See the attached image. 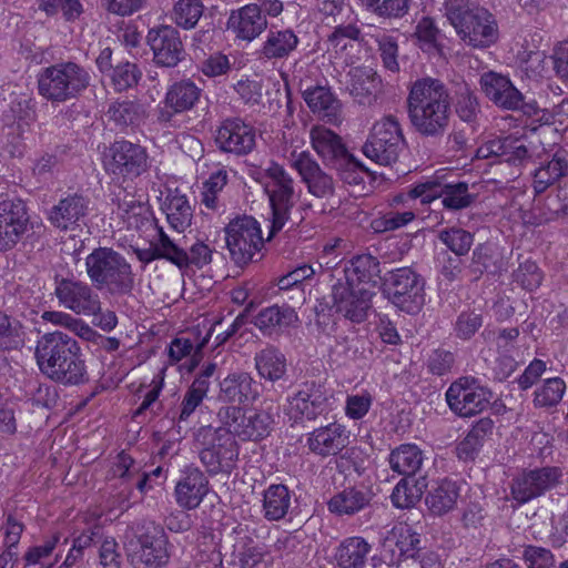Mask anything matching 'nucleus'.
Wrapping results in <instances>:
<instances>
[{
    "label": "nucleus",
    "mask_w": 568,
    "mask_h": 568,
    "mask_svg": "<svg viewBox=\"0 0 568 568\" xmlns=\"http://www.w3.org/2000/svg\"><path fill=\"white\" fill-rule=\"evenodd\" d=\"M424 459V452L416 444H402L390 452L388 464L394 473L410 477L420 470Z\"/></svg>",
    "instance_id": "37"
},
{
    "label": "nucleus",
    "mask_w": 568,
    "mask_h": 568,
    "mask_svg": "<svg viewBox=\"0 0 568 568\" xmlns=\"http://www.w3.org/2000/svg\"><path fill=\"white\" fill-rule=\"evenodd\" d=\"M215 141L225 152L247 154L255 146V132L240 119H227L217 129Z\"/></svg>",
    "instance_id": "25"
},
{
    "label": "nucleus",
    "mask_w": 568,
    "mask_h": 568,
    "mask_svg": "<svg viewBox=\"0 0 568 568\" xmlns=\"http://www.w3.org/2000/svg\"><path fill=\"white\" fill-rule=\"evenodd\" d=\"M201 0H178L171 10V19L183 29L194 28L203 14Z\"/></svg>",
    "instance_id": "49"
},
{
    "label": "nucleus",
    "mask_w": 568,
    "mask_h": 568,
    "mask_svg": "<svg viewBox=\"0 0 568 568\" xmlns=\"http://www.w3.org/2000/svg\"><path fill=\"white\" fill-rule=\"evenodd\" d=\"M480 87L486 97L498 106L515 110L521 104V93L507 77L500 73L493 71L484 73L480 78Z\"/></svg>",
    "instance_id": "28"
},
{
    "label": "nucleus",
    "mask_w": 568,
    "mask_h": 568,
    "mask_svg": "<svg viewBox=\"0 0 568 568\" xmlns=\"http://www.w3.org/2000/svg\"><path fill=\"white\" fill-rule=\"evenodd\" d=\"M258 396V384L247 372L230 373L220 382L219 398L232 406L251 404Z\"/></svg>",
    "instance_id": "26"
},
{
    "label": "nucleus",
    "mask_w": 568,
    "mask_h": 568,
    "mask_svg": "<svg viewBox=\"0 0 568 568\" xmlns=\"http://www.w3.org/2000/svg\"><path fill=\"white\" fill-rule=\"evenodd\" d=\"M89 201L78 194L69 195L52 206L49 213V221L60 230L72 229L85 216Z\"/></svg>",
    "instance_id": "30"
},
{
    "label": "nucleus",
    "mask_w": 568,
    "mask_h": 568,
    "mask_svg": "<svg viewBox=\"0 0 568 568\" xmlns=\"http://www.w3.org/2000/svg\"><path fill=\"white\" fill-rule=\"evenodd\" d=\"M372 546L359 536L345 538L336 548V568H365Z\"/></svg>",
    "instance_id": "36"
},
{
    "label": "nucleus",
    "mask_w": 568,
    "mask_h": 568,
    "mask_svg": "<svg viewBox=\"0 0 568 568\" xmlns=\"http://www.w3.org/2000/svg\"><path fill=\"white\" fill-rule=\"evenodd\" d=\"M284 414L290 420H314L329 409L328 396L316 384H305L286 398Z\"/></svg>",
    "instance_id": "18"
},
{
    "label": "nucleus",
    "mask_w": 568,
    "mask_h": 568,
    "mask_svg": "<svg viewBox=\"0 0 568 568\" xmlns=\"http://www.w3.org/2000/svg\"><path fill=\"white\" fill-rule=\"evenodd\" d=\"M373 38L377 43L379 57L384 68L393 73L398 72L399 63L397 38L386 32H377L373 36Z\"/></svg>",
    "instance_id": "54"
},
{
    "label": "nucleus",
    "mask_w": 568,
    "mask_h": 568,
    "mask_svg": "<svg viewBox=\"0 0 568 568\" xmlns=\"http://www.w3.org/2000/svg\"><path fill=\"white\" fill-rule=\"evenodd\" d=\"M209 491V480L199 468L187 469L175 486L176 503L186 509L196 508Z\"/></svg>",
    "instance_id": "29"
},
{
    "label": "nucleus",
    "mask_w": 568,
    "mask_h": 568,
    "mask_svg": "<svg viewBox=\"0 0 568 568\" xmlns=\"http://www.w3.org/2000/svg\"><path fill=\"white\" fill-rule=\"evenodd\" d=\"M444 13L459 39L468 47L489 48L499 38L494 14L469 0H445Z\"/></svg>",
    "instance_id": "5"
},
{
    "label": "nucleus",
    "mask_w": 568,
    "mask_h": 568,
    "mask_svg": "<svg viewBox=\"0 0 568 568\" xmlns=\"http://www.w3.org/2000/svg\"><path fill=\"white\" fill-rule=\"evenodd\" d=\"M460 496V485L452 479L438 480L429 490L426 504L434 515H445L452 511Z\"/></svg>",
    "instance_id": "34"
},
{
    "label": "nucleus",
    "mask_w": 568,
    "mask_h": 568,
    "mask_svg": "<svg viewBox=\"0 0 568 568\" xmlns=\"http://www.w3.org/2000/svg\"><path fill=\"white\" fill-rule=\"evenodd\" d=\"M346 88L359 104H369L379 85L376 73L366 67H354L347 73Z\"/></svg>",
    "instance_id": "33"
},
{
    "label": "nucleus",
    "mask_w": 568,
    "mask_h": 568,
    "mask_svg": "<svg viewBox=\"0 0 568 568\" xmlns=\"http://www.w3.org/2000/svg\"><path fill=\"white\" fill-rule=\"evenodd\" d=\"M206 395L207 390L204 382L193 381L184 394L180 409L172 414V420L178 419L179 424L186 422L189 417L195 412V409L202 404Z\"/></svg>",
    "instance_id": "51"
},
{
    "label": "nucleus",
    "mask_w": 568,
    "mask_h": 568,
    "mask_svg": "<svg viewBox=\"0 0 568 568\" xmlns=\"http://www.w3.org/2000/svg\"><path fill=\"white\" fill-rule=\"evenodd\" d=\"M361 31L354 24L338 26L327 39V55L332 63L351 65L358 60Z\"/></svg>",
    "instance_id": "24"
},
{
    "label": "nucleus",
    "mask_w": 568,
    "mask_h": 568,
    "mask_svg": "<svg viewBox=\"0 0 568 568\" xmlns=\"http://www.w3.org/2000/svg\"><path fill=\"white\" fill-rule=\"evenodd\" d=\"M148 43L153 51L154 61L162 67H175L184 54L180 32L171 26L152 28L148 32Z\"/></svg>",
    "instance_id": "21"
},
{
    "label": "nucleus",
    "mask_w": 568,
    "mask_h": 568,
    "mask_svg": "<svg viewBox=\"0 0 568 568\" xmlns=\"http://www.w3.org/2000/svg\"><path fill=\"white\" fill-rule=\"evenodd\" d=\"M311 144L314 151L327 162L345 160L347 151L342 139L324 125H315L310 131Z\"/></svg>",
    "instance_id": "31"
},
{
    "label": "nucleus",
    "mask_w": 568,
    "mask_h": 568,
    "mask_svg": "<svg viewBox=\"0 0 568 568\" xmlns=\"http://www.w3.org/2000/svg\"><path fill=\"white\" fill-rule=\"evenodd\" d=\"M153 244L160 258L168 260L180 268L186 267V252L179 247L162 229H159L158 239Z\"/></svg>",
    "instance_id": "57"
},
{
    "label": "nucleus",
    "mask_w": 568,
    "mask_h": 568,
    "mask_svg": "<svg viewBox=\"0 0 568 568\" xmlns=\"http://www.w3.org/2000/svg\"><path fill=\"white\" fill-rule=\"evenodd\" d=\"M227 168L216 165L203 182L201 203L209 210L217 211L223 206L221 193L229 182Z\"/></svg>",
    "instance_id": "44"
},
{
    "label": "nucleus",
    "mask_w": 568,
    "mask_h": 568,
    "mask_svg": "<svg viewBox=\"0 0 568 568\" xmlns=\"http://www.w3.org/2000/svg\"><path fill=\"white\" fill-rule=\"evenodd\" d=\"M29 217L20 200H0V252L12 248L27 230Z\"/></svg>",
    "instance_id": "20"
},
{
    "label": "nucleus",
    "mask_w": 568,
    "mask_h": 568,
    "mask_svg": "<svg viewBox=\"0 0 568 568\" xmlns=\"http://www.w3.org/2000/svg\"><path fill=\"white\" fill-rule=\"evenodd\" d=\"M225 241L232 261L239 266L253 262L264 246L261 226L251 216L231 221L225 227Z\"/></svg>",
    "instance_id": "8"
},
{
    "label": "nucleus",
    "mask_w": 568,
    "mask_h": 568,
    "mask_svg": "<svg viewBox=\"0 0 568 568\" xmlns=\"http://www.w3.org/2000/svg\"><path fill=\"white\" fill-rule=\"evenodd\" d=\"M414 219L415 213L412 210L404 212L389 211L378 220L374 221V227L378 232L394 231L407 225Z\"/></svg>",
    "instance_id": "62"
},
{
    "label": "nucleus",
    "mask_w": 568,
    "mask_h": 568,
    "mask_svg": "<svg viewBox=\"0 0 568 568\" xmlns=\"http://www.w3.org/2000/svg\"><path fill=\"white\" fill-rule=\"evenodd\" d=\"M368 12L384 19H399L408 13L410 0H358Z\"/></svg>",
    "instance_id": "50"
},
{
    "label": "nucleus",
    "mask_w": 568,
    "mask_h": 568,
    "mask_svg": "<svg viewBox=\"0 0 568 568\" xmlns=\"http://www.w3.org/2000/svg\"><path fill=\"white\" fill-rule=\"evenodd\" d=\"M422 493L415 486H410L406 478H402L394 487L392 503L396 508L407 509L414 507L420 499Z\"/></svg>",
    "instance_id": "60"
},
{
    "label": "nucleus",
    "mask_w": 568,
    "mask_h": 568,
    "mask_svg": "<svg viewBox=\"0 0 568 568\" xmlns=\"http://www.w3.org/2000/svg\"><path fill=\"white\" fill-rule=\"evenodd\" d=\"M23 343L24 332L20 321L0 310V351L18 349Z\"/></svg>",
    "instance_id": "48"
},
{
    "label": "nucleus",
    "mask_w": 568,
    "mask_h": 568,
    "mask_svg": "<svg viewBox=\"0 0 568 568\" xmlns=\"http://www.w3.org/2000/svg\"><path fill=\"white\" fill-rule=\"evenodd\" d=\"M519 335V331L515 327L504 328L499 331L498 335L494 337L497 349L504 355L500 358V372L501 377L509 376L516 368V362L507 353L514 347V343Z\"/></svg>",
    "instance_id": "53"
},
{
    "label": "nucleus",
    "mask_w": 568,
    "mask_h": 568,
    "mask_svg": "<svg viewBox=\"0 0 568 568\" xmlns=\"http://www.w3.org/2000/svg\"><path fill=\"white\" fill-rule=\"evenodd\" d=\"M440 197L443 205L449 210L468 207L474 200L468 192V184L464 182L442 186Z\"/></svg>",
    "instance_id": "55"
},
{
    "label": "nucleus",
    "mask_w": 568,
    "mask_h": 568,
    "mask_svg": "<svg viewBox=\"0 0 568 568\" xmlns=\"http://www.w3.org/2000/svg\"><path fill=\"white\" fill-rule=\"evenodd\" d=\"M403 148L404 138L399 123L388 115L374 124L363 152L377 164L388 166L397 161Z\"/></svg>",
    "instance_id": "11"
},
{
    "label": "nucleus",
    "mask_w": 568,
    "mask_h": 568,
    "mask_svg": "<svg viewBox=\"0 0 568 568\" xmlns=\"http://www.w3.org/2000/svg\"><path fill=\"white\" fill-rule=\"evenodd\" d=\"M163 210L169 224L175 231L183 232L190 226L193 216L192 207L186 195L178 189L168 191L163 202Z\"/></svg>",
    "instance_id": "38"
},
{
    "label": "nucleus",
    "mask_w": 568,
    "mask_h": 568,
    "mask_svg": "<svg viewBox=\"0 0 568 568\" xmlns=\"http://www.w3.org/2000/svg\"><path fill=\"white\" fill-rule=\"evenodd\" d=\"M490 398L491 393L488 389L469 378L458 379L446 392L449 408L462 417L481 413L488 407Z\"/></svg>",
    "instance_id": "16"
},
{
    "label": "nucleus",
    "mask_w": 568,
    "mask_h": 568,
    "mask_svg": "<svg viewBox=\"0 0 568 568\" xmlns=\"http://www.w3.org/2000/svg\"><path fill=\"white\" fill-rule=\"evenodd\" d=\"M110 118L122 125L138 124L145 118V109L136 101H118L110 105Z\"/></svg>",
    "instance_id": "52"
},
{
    "label": "nucleus",
    "mask_w": 568,
    "mask_h": 568,
    "mask_svg": "<svg viewBox=\"0 0 568 568\" xmlns=\"http://www.w3.org/2000/svg\"><path fill=\"white\" fill-rule=\"evenodd\" d=\"M36 357L40 371L63 385L84 381L85 365L75 339L63 332L44 334L37 343Z\"/></svg>",
    "instance_id": "3"
},
{
    "label": "nucleus",
    "mask_w": 568,
    "mask_h": 568,
    "mask_svg": "<svg viewBox=\"0 0 568 568\" xmlns=\"http://www.w3.org/2000/svg\"><path fill=\"white\" fill-rule=\"evenodd\" d=\"M523 556L528 568H554L555 566L552 552L544 547L529 545L525 547Z\"/></svg>",
    "instance_id": "64"
},
{
    "label": "nucleus",
    "mask_w": 568,
    "mask_h": 568,
    "mask_svg": "<svg viewBox=\"0 0 568 568\" xmlns=\"http://www.w3.org/2000/svg\"><path fill=\"white\" fill-rule=\"evenodd\" d=\"M255 369L261 378L277 382L286 374V357L274 346H266L254 356Z\"/></svg>",
    "instance_id": "39"
},
{
    "label": "nucleus",
    "mask_w": 568,
    "mask_h": 568,
    "mask_svg": "<svg viewBox=\"0 0 568 568\" xmlns=\"http://www.w3.org/2000/svg\"><path fill=\"white\" fill-rule=\"evenodd\" d=\"M349 444V430L337 422L317 427L307 434L306 446L321 457L336 456Z\"/></svg>",
    "instance_id": "23"
},
{
    "label": "nucleus",
    "mask_w": 568,
    "mask_h": 568,
    "mask_svg": "<svg viewBox=\"0 0 568 568\" xmlns=\"http://www.w3.org/2000/svg\"><path fill=\"white\" fill-rule=\"evenodd\" d=\"M303 99L311 111L323 120H337L341 104L332 91L322 85L311 87L303 91Z\"/></svg>",
    "instance_id": "35"
},
{
    "label": "nucleus",
    "mask_w": 568,
    "mask_h": 568,
    "mask_svg": "<svg viewBox=\"0 0 568 568\" xmlns=\"http://www.w3.org/2000/svg\"><path fill=\"white\" fill-rule=\"evenodd\" d=\"M562 477L558 467H542L521 473L513 479L510 494L519 505L526 504L557 487Z\"/></svg>",
    "instance_id": "17"
},
{
    "label": "nucleus",
    "mask_w": 568,
    "mask_h": 568,
    "mask_svg": "<svg viewBox=\"0 0 568 568\" xmlns=\"http://www.w3.org/2000/svg\"><path fill=\"white\" fill-rule=\"evenodd\" d=\"M85 268L92 283L111 294H128L134 286L131 264L112 248L93 250L85 258Z\"/></svg>",
    "instance_id": "6"
},
{
    "label": "nucleus",
    "mask_w": 568,
    "mask_h": 568,
    "mask_svg": "<svg viewBox=\"0 0 568 568\" xmlns=\"http://www.w3.org/2000/svg\"><path fill=\"white\" fill-rule=\"evenodd\" d=\"M568 170V161L562 152H556L545 164L540 165L534 174V190L542 193L556 183Z\"/></svg>",
    "instance_id": "45"
},
{
    "label": "nucleus",
    "mask_w": 568,
    "mask_h": 568,
    "mask_svg": "<svg viewBox=\"0 0 568 568\" xmlns=\"http://www.w3.org/2000/svg\"><path fill=\"white\" fill-rule=\"evenodd\" d=\"M168 536L160 526L150 524L126 545L128 558L134 568H160L169 561Z\"/></svg>",
    "instance_id": "10"
},
{
    "label": "nucleus",
    "mask_w": 568,
    "mask_h": 568,
    "mask_svg": "<svg viewBox=\"0 0 568 568\" xmlns=\"http://www.w3.org/2000/svg\"><path fill=\"white\" fill-rule=\"evenodd\" d=\"M292 506V494L287 486L273 484L263 493L262 510L270 521L283 519Z\"/></svg>",
    "instance_id": "40"
},
{
    "label": "nucleus",
    "mask_w": 568,
    "mask_h": 568,
    "mask_svg": "<svg viewBox=\"0 0 568 568\" xmlns=\"http://www.w3.org/2000/svg\"><path fill=\"white\" fill-rule=\"evenodd\" d=\"M141 72L138 67L130 62L118 64L113 69L112 82L118 91H124L138 83Z\"/></svg>",
    "instance_id": "61"
},
{
    "label": "nucleus",
    "mask_w": 568,
    "mask_h": 568,
    "mask_svg": "<svg viewBox=\"0 0 568 568\" xmlns=\"http://www.w3.org/2000/svg\"><path fill=\"white\" fill-rule=\"evenodd\" d=\"M89 72L78 63L61 62L41 70L39 94L52 103H63L80 95L89 85Z\"/></svg>",
    "instance_id": "7"
},
{
    "label": "nucleus",
    "mask_w": 568,
    "mask_h": 568,
    "mask_svg": "<svg viewBox=\"0 0 568 568\" xmlns=\"http://www.w3.org/2000/svg\"><path fill=\"white\" fill-rule=\"evenodd\" d=\"M298 38L290 29L270 31L264 41L261 55L267 60L287 58L297 47Z\"/></svg>",
    "instance_id": "43"
},
{
    "label": "nucleus",
    "mask_w": 568,
    "mask_h": 568,
    "mask_svg": "<svg viewBox=\"0 0 568 568\" xmlns=\"http://www.w3.org/2000/svg\"><path fill=\"white\" fill-rule=\"evenodd\" d=\"M54 296L59 305L80 316H97L102 311V302L97 290L74 276H55Z\"/></svg>",
    "instance_id": "9"
},
{
    "label": "nucleus",
    "mask_w": 568,
    "mask_h": 568,
    "mask_svg": "<svg viewBox=\"0 0 568 568\" xmlns=\"http://www.w3.org/2000/svg\"><path fill=\"white\" fill-rule=\"evenodd\" d=\"M342 273L332 290L336 311L353 322H362L375 295L379 262L371 254L357 255L344 264Z\"/></svg>",
    "instance_id": "1"
},
{
    "label": "nucleus",
    "mask_w": 568,
    "mask_h": 568,
    "mask_svg": "<svg viewBox=\"0 0 568 568\" xmlns=\"http://www.w3.org/2000/svg\"><path fill=\"white\" fill-rule=\"evenodd\" d=\"M298 321L294 308L273 305L256 315L254 324L265 334H272L283 327H288Z\"/></svg>",
    "instance_id": "42"
},
{
    "label": "nucleus",
    "mask_w": 568,
    "mask_h": 568,
    "mask_svg": "<svg viewBox=\"0 0 568 568\" xmlns=\"http://www.w3.org/2000/svg\"><path fill=\"white\" fill-rule=\"evenodd\" d=\"M227 26L236 38L252 41L267 28V20L258 4L250 3L232 11Z\"/></svg>",
    "instance_id": "27"
},
{
    "label": "nucleus",
    "mask_w": 568,
    "mask_h": 568,
    "mask_svg": "<svg viewBox=\"0 0 568 568\" xmlns=\"http://www.w3.org/2000/svg\"><path fill=\"white\" fill-rule=\"evenodd\" d=\"M103 165L109 174L133 180L148 171L149 156L139 144L116 141L104 154Z\"/></svg>",
    "instance_id": "15"
},
{
    "label": "nucleus",
    "mask_w": 568,
    "mask_h": 568,
    "mask_svg": "<svg viewBox=\"0 0 568 568\" xmlns=\"http://www.w3.org/2000/svg\"><path fill=\"white\" fill-rule=\"evenodd\" d=\"M290 166L297 172L307 191L316 197L334 193V181L325 173L308 151H293L288 156Z\"/></svg>",
    "instance_id": "19"
},
{
    "label": "nucleus",
    "mask_w": 568,
    "mask_h": 568,
    "mask_svg": "<svg viewBox=\"0 0 568 568\" xmlns=\"http://www.w3.org/2000/svg\"><path fill=\"white\" fill-rule=\"evenodd\" d=\"M567 385L561 377L546 378L534 392L532 404L536 408L556 407L566 393Z\"/></svg>",
    "instance_id": "47"
},
{
    "label": "nucleus",
    "mask_w": 568,
    "mask_h": 568,
    "mask_svg": "<svg viewBox=\"0 0 568 568\" xmlns=\"http://www.w3.org/2000/svg\"><path fill=\"white\" fill-rule=\"evenodd\" d=\"M501 144L500 161L513 165H521L530 158L525 139L506 136L501 139Z\"/></svg>",
    "instance_id": "56"
},
{
    "label": "nucleus",
    "mask_w": 568,
    "mask_h": 568,
    "mask_svg": "<svg viewBox=\"0 0 568 568\" xmlns=\"http://www.w3.org/2000/svg\"><path fill=\"white\" fill-rule=\"evenodd\" d=\"M438 237L456 255L467 254L473 244V235L457 227L440 231Z\"/></svg>",
    "instance_id": "58"
},
{
    "label": "nucleus",
    "mask_w": 568,
    "mask_h": 568,
    "mask_svg": "<svg viewBox=\"0 0 568 568\" xmlns=\"http://www.w3.org/2000/svg\"><path fill=\"white\" fill-rule=\"evenodd\" d=\"M372 403L373 396L367 390L348 395L345 404V414L351 419H361L368 413Z\"/></svg>",
    "instance_id": "63"
},
{
    "label": "nucleus",
    "mask_w": 568,
    "mask_h": 568,
    "mask_svg": "<svg viewBox=\"0 0 568 568\" xmlns=\"http://www.w3.org/2000/svg\"><path fill=\"white\" fill-rule=\"evenodd\" d=\"M118 213L129 229H141L150 222V207L148 202L132 194L124 193L118 199Z\"/></svg>",
    "instance_id": "41"
},
{
    "label": "nucleus",
    "mask_w": 568,
    "mask_h": 568,
    "mask_svg": "<svg viewBox=\"0 0 568 568\" xmlns=\"http://www.w3.org/2000/svg\"><path fill=\"white\" fill-rule=\"evenodd\" d=\"M200 459L211 474H230L239 457L237 444L224 427L207 428L202 433Z\"/></svg>",
    "instance_id": "12"
},
{
    "label": "nucleus",
    "mask_w": 568,
    "mask_h": 568,
    "mask_svg": "<svg viewBox=\"0 0 568 568\" xmlns=\"http://www.w3.org/2000/svg\"><path fill=\"white\" fill-rule=\"evenodd\" d=\"M494 423L489 418L479 419L468 432L466 437L457 445L456 452L460 459H474L478 454L484 440L493 432Z\"/></svg>",
    "instance_id": "46"
},
{
    "label": "nucleus",
    "mask_w": 568,
    "mask_h": 568,
    "mask_svg": "<svg viewBox=\"0 0 568 568\" xmlns=\"http://www.w3.org/2000/svg\"><path fill=\"white\" fill-rule=\"evenodd\" d=\"M372 498L373 494L366 487H348L329 499L328 509L338 516H352L363 510Z\"/></svg>",
    "instance_id": "32"
},
{
    "label": "nucleus",
    "mask_w": 568,
    "mask_h": 568,
    "mask_svg": "<svg viewBox=\"0 0 568 568\" xmlns=\"http://www.w3.org/2000/svg\"><path fill=\"white\" fill-rule=\"evenodd\" d=\"M514 278L523 288L535 291L541 285L544 274L535 262L526 260L515 271Z\"/></svg>",
    "instance_id": "59"
},
{
    "label": "nucleus",
    "mask_w": 568,
    "mask_h": 568,
    "mask_svg": "<svg viewBox=\"0 0 568 568\" xmlns=\"http://www.w3.org/2000/svg\"><path fill=\"white\" fill-rule=\"evenodd\" d=\"M407 102L410 122L420 134L436 136L448 128L450 99L439 80L424 78L415 81Z\"/></svg>",
    "instance_id": "2"
},
{
    "label": "nucleus",
    "mask_w": 568,
    "mask_h": 568,
    "mask_svg": "<svg viewBox=\"0 0 568 568\" xmlns=\"http://www.w3.org/2000/svg\"><path fill=\"white\" fill-rule=\"evenodd\" d=\"M201 94L202 89L190 79L172 83L165 93L164 106L159 110V121L166 123L174 114L192 110L200 101Z\"/></svg>",
    "instance_id": "22"
},
{
    "label": "nucleus",
    "mask_w": 568,
    "mask_h": 568,
    "mask_svg": "<svg viewBox=\"0 0 568 568\" xmlns=\"http://www.w3.org/2000/svg\"><path fill=\"white\" fill-rule=\"evenodd\" d=\"M385 286L388 298L400 311L413 314L424 304V282L410 267L392 271Z\"/></svg>",
    "instance_id": "14"
},
{
    "label": "nucleus",
    "mask_w": 568,
    "mask_h": 568,
    "mask_svg": "<svg viewBox=\"0 0 568 568\" xmlns=\"http://www.w3.org/2000/svg\"><path fill=\"white\" fill-rule=\"evenodd\" d=\"M222 427L241 440H260L271 432L273 418L268 412L256 410L245 414L237 406H223L217 413Z\"/></svg>",
    "instance_id": "13"
},
{
    "label": "nucleus",
    "mask_w": 568,
    "mask_h": 568,
    "mask_svg": "<svg viewBox=\"0 0 568 568\" xmlns=\"http://www.w3.org/2000/svg\"><path fill=\"white\" fill-rule=\"evenodd\" d=\"M257 181L268 197L271 206L270 236L290 224V230L297 227L304 220V209L293 215L298 195L295 192V183L291 174L280 163L271 160L264 169L252 175Z\"/></svg>",
    "instance_id": "4"
}]
</instances>
